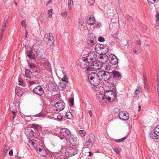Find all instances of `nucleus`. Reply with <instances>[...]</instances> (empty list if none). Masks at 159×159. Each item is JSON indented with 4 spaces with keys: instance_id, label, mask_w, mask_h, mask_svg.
I'll return each mask as SVG.
<instances>
[{
    "instance_id": "7ed1b4c3",
    "label": "nucleus",
    "mask_w": 159,
    "mask_h": 159,
    "mask_svg": "<svg viewBox=\"0 0 159 159\" xmlns=\"http://www.w3.org/2000/svg\"><path fill=\"white\" fill-rule=\"evenodd\" d=\"M77 63L81 68L86 69L85 71L88 72L90 70V68L89 66L90 64L86 59L84 58H80L77 61Z\"/></svg>"
},
{
    "instance_id": "09e8293b",
    "label": "nucleus",
    "mask_w": 159,
    "mask_h": 159,
    "mask_svg": "<svg viewBox=\"0 0 159 159\" xmlns=\"http://www.w3.org/2000/svg\"><path fill=\"white\" fill-rule=\"evenodd\" d=\"M21 25L22 27H25L26 26V24L25 20H24L22 21L21 22Z\"/></svg>"
},
{
    "instance_id": "f704fd0d",
    "label": "nucleus",
    "mask_w": 159,
    "mask_h": 159,
    "mask_svg": "<svg viewBox=\"0 0 159 159\" xmlns=\"http://www.w3.org/2000/svg\"><path fill=\"white\" fill-rule=\"evenodd\" d=\"M127 138L126 136H125L124 138H121L120 139H117L116 140V141L117 143H120L121 142H123Z\"/></svg>"
},
{
    "instance_id": "412c9836",
    "label": "nucleus",
    "mask_w": 159,
    "mask_h": 159,
    "mask_svg": "<svg viewBox=\"0 0 159 159\" xmlns=\"http://www.w3.org/2000/svg\"><path fill=\"white\" fill-rule=\"evenodd\" d=\"M16 94L19 96H21L23 93V90L19 87H17L15 89Z\"/></svg>"
},
{
    "instance_id": "69168bd1",
    "label": "nucleus",
    "mask_w": 159,
    "mask_h": 159,
    "mask_svg": "<svg viewBox=\"0 0 159 159\" xmlns=\"http://www.w3.org/2000/svg\"><path fill=\"white\" fill-rule=\"evenodd\" d=\"M143 80H144V84H146V83H147V82H146L147 80H146V78H144Z\"/></svg>"
},
{
    "instance_id": "c85d7f7f",
    "label": "nucleus",
    "mask_w": 159,
    "mask_h": 159,
    "mask_svg": "<svg viewBox=\"0 0 159 159\" xmlns=\"http://www.w3.org/2000/svg\"><path fill=\"white\" fill-rule=\"evenodd\" d=\"M34 93L40 95V86L38 85L35 87L33 90Z\"/></svg>"
},
{
    "instance_id": "c03bdc74",
    "label": "nucleus",
    "mask_w": 159,
    "mask_h": 159,
    "mask_svg": "<svg viewBox=\"0 0 159 159\" xmlns=\"http://www.w3.org/2000/svg\"><path fill=\"white\" fill-rule=\"evenodd\" d=\"M89 5H92L95 2V0H88Z\"/></svg>"
},
{
    "instance_id": "6ab92c4d",
    "label": "nucleus",
    "mask_w": 159,
    "mask_h": 159,
    "mask_svg": "<svg viewBox=\"0 0 159 159\" xmlns=\"http://www.w3.org/2000/svg\"><path fill=\"white\" fill-rule=\"evenodd\" d=\"M41 144L42 143H40V155L44 157L47 155V152L44 147V145L43 144H42V145H41Z\"/></svg>"
},
{
    "instance_id": "9d476101",
    "label": "nucleus",
    "mask_w": 159,
    "mask_h": 159,
    "mask_svg": "<svg viewBox=\"0 0 159 159\" xmlns=\"http://www.w3.org/2000/svg\"><path fill=\"white\" fill-rule=\"evenodd\" d=\"M54 106L57 111H61L64 108L65 103L62 100H59L56 102Z\"/></svg>"
},
{
    "instance_id": "dca6fc26",
    "label": "nucleus",
    "mask_w": 159,
    "mask_h": 159,
    "mask_svg": "<svg viewBox=\"0 0 159 159\" xmlns=\"http://www.w3.org/2000/svg\"><path fill=\"white\" fill-rule=\"evenodd\" d=\"M109 60L110 63L113 65L116 64L118 62V58L115 55L112 54L109 55Z\"/></svg>"
},
{
    "instance_id": "6e6d98bb",
    "label": "nucleus",
    "mask_w": 159,
    "mask_h": 159,
    "mask_svg": "<svg viewBox=\"0 0 159 159\" xmlns=\"http://www.w3.org/2000/svg\"><path fill=\"white\" fill-rule=\"evenodd\" d=\"M112 37L114 38H117L118 37V34L117 33H114L112 35Z\"/></svg>"
},
{
    "instance_id": "4d7b16f0",
    "label": "nucleus",
    "mask_w": 159,
    "mask_h": 159,
    "mask_svg": "<svg viewBox=\"0 0 159 159\" xmlns=\"http://www.w3.org/2000/svg\"><path fill=\"white\" fill-rule=\"evenodd\" d=\"M58 120H61L62 118V116L61 115H59L57 117Z\"/></svg>"
},
{
    "instance_id": "4be33fe9",
    "label": "nucleus",
    "mask_w": 159,
    "mask_h": 159,
    "mask_svg": "<svg viewBox=\"0 0 159 159\" xmlns=\"http://www.w3.org/2000/svg\"><path fill=\"white\" fill-rule=\"evenodd\" d=\"M142 89L141 87L140 86L138 87L135 90V95L136 97H139L140 95L141 94Z\"/></svg>"
},
{
    "instance_id": "f3484780",
    "label": "nucleus",
    "mask_w": 159,
    "mask_h": 159,
    "mask_svg": "<svg viewBox=\"0 0 159 159\" xmlns=\"http://www.w3.org/2000/svg\"><path fill=\"white\" fill-rule=\"evenodd\" d=\"M69 141L70 143L74 146H77L79 144V140L77 137H72L69 138Z\"/></svg>"
},
{
    "instance_id": "72a5a7b5",
    "label": "nucleus",
    "mask_w": 159,
    "mask_h": 159,
    "mask_svg": "<svg viewBox=\"0 0 159 159\" xmlns=\"http://www.w3.org/2000/svg\"><path fill=\"white\" fill-rule=\"evenodd\" d=\"M7 23V21L5 20L3 22L2 26V32H3L5 30V28L6 27V25Z\"/></svg>"
},
{
    "instance_id": "ddd939ff",
    "label": "nucleus",
    "mask_w": 159,
    "mask_h": 159,
    "mask_svg": "<svg viewBox=\"0 0 159 159\" xmlns=\"http://www.w3.org/2000/svg\"><path fill=\"white\" fill-rule=\"evenodd\" d=\"M96 57L97 56L94 52H91L88 54L86 59L90 64V63H92V62H93L95 61Z\"/></svg>"
},
{
    "instance_id": "aec40b11",
    "label": "nucleus",
    "mask_w": 159,
    "mask_h": 159,
    "mask_svg": "<svg viewBox=\"0 0 159 159\" xmlns=\"http://www.w3.org/2000/svg\"><path fill=\"white\" fill-rule=\"evenodd\" d=\"M95 136L93 133H90L89 135V141L90 142L91 146H92L95 141Z\"/></svg>"
},
{
    "instance_id": "1a4fd4ad",
    "label": "nucleus",
    "mask_w": 159,
    "mask_h": 159,
    "mask_svg": "<svg viewBox=\"0 0 159 159\" xmlns=\"http://www.w3.org/2000/svg\"><path fill=\"white\" fill-rule=\"evenodd\" d=\"M105 97L108 100L112 99L113 100L116 98V93L112 90L111 91H105Z\"/></svg>"
},
{
    "instance_id": "7c9ffc66",
    "label": "nucleus",
    "mask_w": 159,
    "mask_h": 159,
    "mask_svg": "<svg viewBox=\"0 0 159 159\" xmlns=\"http://www.w3.org/2000/svg\"><path fill=\"white\" fill-rule=\"evenodd\" d=\"M65 116L68 119H71L73 118V115L70 112H66Z\"/></svg>"
},
{
    "instance_id": "a18cd8bd",
    "label": "nucleus",
    "mask_w": 159,
    "mask_h": 159,
    "mask_svg": "<svg viewBox=\"0 0 159 159\" xmlns=\"http://www.w3.org/2000/svg\"><path fill=\"white\" fill-rule=\"evenodd\" d=\"M29 66L31 69H32L35 67V64L34 63H32L30 64Z\"/></svg>"
},
{
    "instance_id": "f03ea898",
    "label": "nucleus",
    "mask_w": 159,
    "mask_h": 159,
    "mask_svg": "<svg viewBox=\"0 0 159 159\" xmlns=\"http://www.w3.org/2000/svg\"><path fill=\"white\" fill-rule=\"evenodd\" d=\"M88 79L90 84L94 86H98L101 80L99 75L97 74L93 73L89 74Z\"/></svg>"
},
{
    "instance_id": "5701e85b",
    "label": "nucleus",
    "mask_w": 159,
    "mask_h": 159,
    "mask_svg": "<svg viewBox=\"0 0 159 159\" xmlns=\"http://www.w3.org/2000/svg\"><path fill=\"white\" fill-rule=\"evenodd\" d=\"M111 74L113 76L115 77L119 78L121 77V73L116 70H113L112 71Z\"/></svg>"
},
{
    "instance_id": "423d86ee",
    "label": "nucleus",
    "mask_w": 159,
    "mask_h": 159,
    "mask_svg": "<svg viewBox=\"0 0 159 159\" xmlns=\"http://www.w3.org/2000/svg\"><path fill=\"white\" fill-rule=\"evenodd\" d=\"M103 86V88L104 91L112 90L115 88L114 83L110 80L109 81L106 82Z\"/></svg>"
},
{
    "instance_id": "0eeeda50",
    "label": "nucleus",
    "mask_w": 159,
    "mask_h": 159,
    "mask_svg": "<svg viewBox=\"0 0 159 159\" xmlns=\"http://www.w3.org/2000/svg\"><path fill=\"white\" fill-rule=\"evenodd\" d=\"M77 153V149L76 148L72 147L67 148L65 152L66 156L70 157L74 156Z\"/></svg>"
},
{
    "instance_id": "603ef678",
    "label": "nucleus",
    "mask_w": 159,
    "mask_h": 159,
    "mask_svg": "<svg viewBox=\"0 0 159 159\" xmlns=\"http://www.w3.org/2000/svg\"><path fill=\"white\" fill-rule=\"evenodd\" d=\"M67 12H64L61 13V15L65 18L67 16Z\"/></svg>"
},
{
    "instance_id": "393cba45",
    "label": "nucleus",
    "mask_w": 159,
    "mask_h": 159,
    "mask_svg": "<svg viewBox=\"0 0 159 159\" xmlns=\"http://www.w3.org/2000/svg\"><path fill=\"white\" fill-rule=\"evenodd\" d=\"M96 96L97 98L99 101H102L106 99L105 95L104 96L103 94L98 92L96 93Z\"/></svg>"
},
{
    "instance_id": "864d4df0",
    "label": "nucleus",
    "mask_w": 159,
    "mask_h": 159,
    "mask_svg": "<svg viewBox=\"0 0 159 159\" xmlns=\"http://www.w3.org/2000/svg\"><path fill=\"white\" fill-rule=\"evenodd\" d=\"M44 93V91L43 88L40 86V96L43 95Z\"/></svg>"
},
{
    "instance_id": "13d9d810",
    "label": "nucleus",
    "mask_w": 159,
    "mask_h": 159,
    "mask_svg": "<svg viewBox=\"0 0 159 159\" xmlns=\"http://www.w3.org/2000/svg\"><path fill=\"white\" fill-rule=\"evenodd\" d=\"M9 154L11 156H12L13 155V151L12 150H10L9 152Z\"/></svg>"
},
{
    "instance_id": "4468645a",
    "label": "nucleus",
    "mask_w": 159,
    "mask_h": 159,
    "mask_svg": "<svg viewBox=\"0 0 159 159\" xmlns=\"http://www.w3.org/2000/svg\"><path fill=\"white\" fill-rule=\"evenodd\" d=\"M119 118L123 120H126L129 118V114L125 111H120L118 114Z\"/></svg>"
},
{
    "instance_id": "5fc2aeb1",
    "label": "nucleus",
    "mask_w": 159,
    "mask_h": 159,
    "mask_svg": "<svg viewBox=\"0 0 159 159\" xmlns=\"http://www.w3.org/2000/svg\"><path fill=\"white\" fill-rule=\"evenodd\" d=\"M35 149L36 151L38 153H39L40 152V147L38 146H37L36 148H35Z\"/></svg>"
},
{
    "instance_id": "a211bd4d",
    "label": "nucleus",
    "mask_w": 159,
    "mask_h": 159,
    "mask_svg": "<svg viewBox=\"0 0 159 159\" xmlns=\"http://www.w3.org/2000/svg\"><path fill=\"white\" fill-rule=\"evenodd\" d=\"M48 89L51 92H55L56 90V85L54 83H49L48 85Z\"/></svg>"
},
{
    "instance_id": "20e7f679",
    "label": "nucleus",
    "mask_w": 159,
    "mask_h": 159,
    "mask_svg": "<svg viewBox=\"0 0 159 159\" xmlns=\"http://www.w3.org/2000/svg\"><path fill=\"white\" fill-rule=\"evenodd\" d=\"M31 127H33L36 129L37 130H38L39 127L37 125L34 124L30 125V127H28L25 128V133L27 139H29L33 137L34 135L33 131L31 129Z\"/></svg>"
},
{
    "instance_id": "c756f323",
    "label": "nucleus",
    "mask_w": 159,
    "mask_h": 159,
    "mask_svg": "<svg viewBox=\"0 0 159 159\" xmlns=\"http://www.w3.org/2000/svg\"><path fill=\"white\" fill-rule=\"evenodd\" d=\"M25 74L27 78H30L32 76V72L29 70L25 69Z\"/></svg>"
},
{
    "instance_id": "bf43d9fd",
    "label": "nucleus",
    "mask_w": 159,
    "mask_h": 159,
    "mask_svg": "<svg viewBox=\"0 0 159 159\" xmlns=\"http://www.w3.org/2000/svg\"><path fill=\"white\" fill-rule=\"evenodd\" d=\"M34 141H34L31 140V141H30L29 142V143H30L32 145H34V144L35 143Z\"/></svg>"
},
{
    "instance_id": "2f4dec72",
    "label": "nucleus",
    "mask_w": 159,
    "mask_h": 159,
    "mask_svg": "<svg viewBox=\"0 0 159 159\" xmlns=\"http://www.w3.org/2000/svg\"><path fill=\"white\" fill-rule=\"evenodd\" d=\"M104 66L105 68V70L109 71L111 69V66L108 63H106L104 64Z\"/></svg>"
},
{
    "instance_id": "f257e3e1",
    "label": "nucleus",
    "mask_w": 159,
    "mask_h": 159,
    "mask_svg": "<svg viewBox=\"0 0 159 159\" xmlns=\"http://www.w3.org/2000/svg\"><path fill=\"white\" fill-rule=\"evenodd\" d=\"M47 53L44 49L40 50V72L46 73L51 69L50 64L46 58Z\"/></svg>"
},
{
    "instance_id": "052dcab7",
    "label": "nucleus",
    "mask_w": 159,
    "mask_h": 159,
    "mask_svg": "<svg viewBox=\"0 0 159 159\" xmlns=\"http://www.w3.org/2000/svg\"><path fill=\"white\" fill-rule=\"evenodd\" d=\"M28 82L29 83V85H31L34 84V82L32 81H28Z\"/></svg>"
},
{
    "instance_id": "473e14b6",
    "label": "nucleus",
    "mask_w": 159,
    "mask_h": 159,
    "mask_svg": "<svg viewBox=\"0 0 159 159\" xmlns=\"http://www.w3.org/2000/svg\"><path fill=\"white\" fill-rule=\"evenodd\" d=\"M73 1L72 0H68V5L69 6V10H70L72 8L71 5L73 4Z\"/></svg>"
},
{
    "instance_id": "e2e57ef3",
    "label": "nucleus",
    "mask_w": 159,
    "mask_h": 159,
    "mask_svg": "<svg viewBox=\"0 0 159 159\" xmlns=\"http://www.w3.org/2000/svg\"><path fill=\"white\" fill-rule=\"evenodd\" d=\"M127 20L129 21H131L132 20V18L131 16H129L128 17Z\"/></svg>"
},
{
    "instance_id": "58836bf2",
    "label": "nucleus",
    "mask_w": 159,
    "mask_h": 159,
    "mask_svg": "<svg viewBox=\"0 0 159 159\" xmlns=\"http://www.w3.org/2000/svg\"><path fill=\"white\" fill-rule=\"evenodd\" d=\"M159 1V0H148V3L153 4L155 3H157Z\"/></svg>"
},
{
    "instance_id": "79ce46f5",
    "label": "nucleus",
    "mask_w": 159,
    "mask_h": 159,
    "mask_svg": "<svg viewBox=\"0 0 159 159\" xmlns=\"http://www.w3.org/2000/svg\"><path fill=\"white\" fill-rule=\"evenodd\" d=\"M98 40L100 42H102L104 41L105 40L104 38L102 37H100L98 38Z\"/></svg>"
},
{
    "instance_id": "338daca9",
    "label": "nucleus",
    "mask_w": 159,
    "mask_h": 159,
    "mask_svg": "<svg viewBox=\"0 0 159 159\" xmlns=\"http://www.w3.org/2000/svg\"><path fill=\"white\" fill-rule=\"evenodd\" d=\"M28 32L27 30H26V32H25V38H27V34H28Z\"/></svg>"
},
{
    "instance_id": "ea45409f",
    "label": "nucleus",
    "mask_w": 159,
    "mask_h": 159,
    "mask_svg": "<svg viewBox=\"0 0 159 159\" xmlns=\"http://www.w3.org/2000/svg\"><path fill=\"white\" fill-rule=\"evenodd\" d=\"M114 151L117 154H119L120 152V149L119 148H115L113 149Z\"/></svg>"
},
{
    "instance_id": "9b49d317",
    "label": "nucleus",
    "mask_w": 159,
    "mask_h": 159,
    "mask_svg": "<svg viewBox=\"0 0 159 159\" xmlns=\"http://www.w3.org/2000/svg\"><path fill=\"white\" fill-rule=\"evenodd\" d=\"M104 61L102 60L95 61L91 63L93 69L94 70H97L100 69L102 66V63Z\"/></svg>"
},
{
    "instance_id": "0e129e2a",
    "label": "nucleus",
    "mask_w": 159,
    "mask_h": 159,
    "mask_svg": "<svg viewBox=\"0 0 159 159\" xmlns=\"http://www.w3.org/2000/svg\"><path fill=\"white\" fill-rule=\"evenodd\" d=\"M89 113L90 115V117H91L92 116V112L91 110H90L89 111Z\"/></svg>"
},
{
    "instance_id": "37998d69",
    "label": "nucleus",
    "mask_w": 159,
    "mask_h": 159,
    "mask_svg": "<svg viewBox=\"0 0 159 159\" xmlns=\"http://www.w3.org/2000/svg\"><path fill=\"white\" fill-rule=\"evenodd\" d=\"M8 149V147L7 146H5L3 152L4 154L5 155L6 154L7 152Z\"/></svg>"
},
{
    "instance_id": "39448f33",
    "label": "nucleus",
    "mask_w": 159,
    "mask_h": 159,
    "mask_svg": "<svg viewBox=\"0 0 159 159\" xmlns=\"http://www.w3.org/2000/svg\"><path fill=\"white\" fill-rule=\"evenodd\" d=\"M44 37L46 43L48 46L51 47L53 45L54 42V39L52 34L50 33L46 34Z\"/></svg>"
},
{
    "instance_id": "774afa93",
    "label": "nucleus",
    "mask_w": 159,
    "mask_h": 159,
    "mask_svg": "<svg viewBox=\"0 0 159 159\" xmlns=\"http://www.w3.org/2000/svg\"><path fill=\"white\" fill-rule=\"evenodd\" d=\"M62 80L63 81L66 82L67 79L66 78H62Z\"/></svg>"
},
{
    "instance_id": "cd10ccee",
    "label": "nucleus",
    "mask_w": 159,
    "mask_h": 159,
    "mask_svg": "<svg viewBox=\"0 0 159 159\" xmlns=\"http://www.w3.org/2000/svg\"><path fill=\"white\" fill-rule=\"evenodd\" d=\"M95 43V39L94 38H92L90 39H88V44L90 46L93 45Z\"/></svg>"
},
{
    "instance_id": "e433bc0d",
    "label": "nucleus",
    "mask_w": 159,
    "mask_h": 159,
    "mask_svg": "<svg viewBox=\"0 0 159 159\" xmlns=\"http://www.w3.org/2000/svg\"><path fill=\"white\" fill-rule=\"evenodd\" d=\"M79 134L82 136H84L86 134V132L84 130H80L79 131Z\"/></svg>"
},
{
    "instance_id": "de8ad7c7",
    "label": "nucleus",
    "mask_w": 159,
    "mask_h": 159,
    "mask_svg": "<svg viewBox=\"0 0 159 159\" xmlns=\"http://www.w3.org/2000/svg\"><path fill=\"white\" fill-rule=\"evenodd\" d=\"M156 21L159 22V13H157L156 15Z\"/></svg>"
},
{
    "instance_id": "680f3d73",
    "label": "nucleus",
    "mask_w": 159,
    "mask_h": 159,
    "mask_svg": "<svg viewBox=\"0 0 159 159\" xmlns=\"http://www.w3.org/2000/svg\"><path fill=\"white\" fill-rule=\"evenodd\" d=\"M57 159H64L63 156L61 155L59 156L57 158Z\"/></svg>"
},
{
    "instance_id": "4c0bfd02",
    "label": "nucleus",
    "mask_w": 159,
    "mask_h": 159,
    "mask_svg": "<svg viewBox=\"0 0 159 159\" xmlns=\"http://www.w3.org/2000/svg\"><path fill=\"white\" fill-rule=\"evenodd\" d=\"M18 81L19 83V85H21V86H24L25 82L24 81V80L23 79L21 78H19L18 79Z\"/></svg>"
},
{
    "instance_id": "6e6552de",
    "label": "nucleus",
    "mask_w": 159,
    "mask_h": 159,
    "mask_svg": "<svg viewBox=\"0 0 159 159\" xmlns=\"http://www.w3.org/2000/svg\"><path fill=\"white\" fill-rule=\"evenodd\" d=\"M98 75H99L101 79L104 81H109L111 77L110 73L104 71H99L98 72Z\"/></svg>"
},
{
    "instance_id": "b1692460",
    "label": "nucleus",
    "mask_w": 159,
    "mask_h": 159,
    "mask_svg": "<svg viewBox=\"0 0 159 159\" xmlns=\"http://www.w3.org/2000/svg\"><path fill=\"white\" fill-rule=\"evenodd\" d=\"M58 88L60 90L63 91L66 88V85L64 83L61 82L58 85Z\"/></svg>"
},
{
    "instance_id": "2eb2a0df",
    "label": "nucleus",
    "mask_w": 159,
    "mask_h": 159,
    "mask_svg": "<svg viewBox=\"0 0 159 159\" xmlns=\"http://www.w3.org/2000/svg\"><path fill=\"white\" fill-rule=\"evenodd\" d=\"M61 134L66 138H69L71 135L70 131L67 128H63L60 130Z\"/></svg>"
},
{
    "instance_id": "49530a36",
    "label": "nucleus",
    "mask_w": 159,
    "mask_h": 159,
    "mask_svg": "<svg viewBox=\"0 0 159 159\" xmlns=\"http://www.w3.org/2000/svg\"><path fill=\"white\" fill-rule=\"evenodd\" d=\"M96 47L97 48H100V50H101V48H102L103 47V45L102 44H99L96 45Z\"/></svg>"
},
{
    "instance_id": "a19ab883",
    "label": "nucleus",
    "mask_w": 159,
    "mask_h": 159,
    "mask_svg": "<svg viewBox=\"0 0 159 159\" xmlns=\"http://www.w3.org/2000/svg\"><path fill=\"white\" fill-rule=\"evenodd\" d=\"M52 9H50L48 11V16L50 18H51L52 17Z\"/></svg>"
},
{
    "instance_id": "c9c22d12",
    "label": "nucleus",
    "mask_w": 159,
    "mask_h": 159,
    "mask_svg": "<svg viewBox=\"0 0 159 159\" xmlns=\"http://www.w3.org/2000/svg\"><path fill=\"white\" fill-rule=\"evenodd\" d=\"M69 105L70 106L73 105L74 103V98H70L69 100Z\"/></svg>"
},
{
    "instance_id": "3c124183",
    "label": "nucleus",
    "mask_w": 159,
    "mask_h": 159,
    "mask_svg": "<svg viewBox=\"0 0 159 159\" xmlns=\"http://www.w3.org/2000/svg\"><path fill=\"white\" fill-rule=\"evenodd\" d=\"M157 93L158 94V96L159 97V82H158V83L157 84Z\"/></svg>"
},
{
    "instance_id": "f8f14e48",
    "label": "nucleus",
    "mask_w": 159,
    "mask_h": 159,
    "mask_svg": "<svg viewBox=\"0 0 159 159\" xmlns=\"http://www.w3.org/2000/svg\"><path fill=\"white\" fill-rule=\"evenodd\" d=\"M150 137L154 139H157L159 137V125L154 129V131H151L150 134Z\"/></svg>"
},
{
    "instance_id": "bb28decb",
    "label": "nucleus",
    "mask_w": 159,
    "mask_h": 159,
    "mask_svg": "<svg viewBox=\"0 0 159 159\" xmlns=\"http://www.w3.org/2000/svg\"><path fill=\"white\" fill-rule=\"evenodd\" d=\"M95 21V19L94 17H90L88 20L87 21V23L91 25H93L94 24Z\"/></svg>"
},
{
    "instance_id": "8fccbe9b",
    "label": "nucleus",
    "mask_w": 159,
    "mask_h": 159,
    "mask_svg": "<svg viewBox=\"0 0 159 159\" xmlns=\"http://www.w3.org/2000/svg\"><path fill=\"white\" fill-rule=\"evenodd\" d=\"M85 144L86 146H88V147L90 146L91 147H92V146H91V144L90 143V142L89 141H87L86 142Z\"/></svg>"
},
{
    "instance_id": "a878e982",
    "label": "nucleus",
    "mask_w": 159,
    "mask_h": 159,
    "mask_svg": "<svg viewBox=\"0 0 159 159\" xmlns=\"http://www.w3.org/2000/svg\"><path fill=\"white\" fill-rule=\"evenodd\" d=\"M26 53L29 58L31 59H34V54L33 52L30 51H27Z\"/></svg>"
}]
</instances>
